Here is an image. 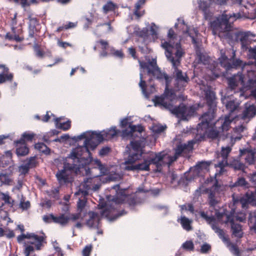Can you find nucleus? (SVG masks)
<instances>
[{"instance_id": "nucleus-57", "label": "nucleus", "mask_w": 256, "mask_h": 256, "mask_svg": "<svg viewBox=\"0 0 256 256\" xmlns=\"http://www.w3.org/2000/svg\"><path fill=\"white\" fill-rule=\"evenodd\" d=\"M248 49V57L250 59L256 60V46L254 48L250 47Z\"/></svg>"}, {"instance_id": "nucleus-59", "label": "nucleus", "mask_w": 256, "mask_h": 256, "mask_svg": "<svg viewBox=\"0 0 256 256\" xmlns=\"http://www.w3.org/2000/svg\"><path fill=\"white\" fill-rule=\"evenodd\" d=\"M182 248L186 250H193L194 249V245L193 242L190 241H186L182 244Z\"/></svg>"}, {"instance_id": "nucleus-58", "label": "nucleus", "mask_w": 256, "mask_h": 256, "mask_svg": "<svg viewBox=\"0 0 256 256\" xmlns=\"http://www.w3.org/2000/svg\"><path fill=\"white\" fill-rule=\"evenodd\" d=\"M168 36L170 39L168 42H172V43L176 42H174V40L176 39L177 36L172 28H170L168 30Z\"/></svg>"}, {"instance_id": "nucleus-4", "label": "nucleus", "mask_w": 256, "mask_h": 256, "mask_svg": "<svg viewBox=\"0 0 256 256\" xmlns=\"http://www.w3.org/2000/svg\"><path fill=\"white\" fill-rule=\"evenodd\" d=\"M162 47L166 50V56L172 63V67L178 66L181 62V58L185 54L182 48L180 42L172 43V42H164L162 44Z\"/></svg>"}, {"instance_id": "nucleus-51", "label": "nucleus", "mask_w": 256, "mask_h": 256, "mask_svg": "<svg viewBox=\"0 0 256 256\" xmlns=\"http://www.w3.org/2000/svg\"><path fill=\"white\" fill-rule=\"evenodd\" d=\"M34 51L36 54V56L40 58H42L44 56V52L40 48V46L38 44H35L34 46Z\"/></svg>"}, {"instance_id": "nucleus-44", "label": "nucleus", "mask_w": 256, "mask_h": 256, "mask_svg": "<svg viewBox=\"0 0 256 256\" xmlns=\"http://www.w3.org/2000/svg\"><path fill=\"white\" fill-rule=\"evenodd\" d=\"M35 148L45 154H49L50 149L44 143L38 142L35 144Z\"/></svg>"}, {"instance_id": "nucleus-48", "label": "nucleus", "mask_w": 256, "mask_h": 256, "mask_svg": "<svg viewBox=\"0 0 256 256\" xmlns=\"http://www.w3.org/2000/svg\"><path fill=\"white\" fill-rule=\"evenodd\" d=\"M166 126H164L160 124H153L150 129L155 134H160L164 132Z\"/></svg>"}, {"instance_id": "nucleus-19", "label": "nucleus", "mask_w": 256, "mask_h": 256, "mask_svg": "<svg viewBox=\"0 0 256 256\" xmlns=\"http://www.w3.org/2000/svg\"><path fill=\"white\" fill-rule=\"evenodd\" d=\"M88 194V192L87 190L82 189L80 188L74 193V196L78 198L77 207L78 210L80 212H82L86 206L87 202L86 196Z\"/></svg>"}, {"instance_id": "nucleus-39", "label": "nucleus", "mask_w": 256, "mask_h": 256, "mask_svg": "<svg viewBox=\"0 0 256 256\" xmlns=\"http://www.w3.org/2000/svg\"><path fill=\"white\" fill-rule=\"evenodd\" d=\"M146 0H138L136 4L134 14L138 18H140L144 14V11L140 12V10L141 6L145 3Z\"/></svg>"}, {"instance_id": "nucleus-36", "label": "nucleus", "mask_w": 256, "mask_h": 256, "mask_svg": "<svg viewBox=\"0 0 256 256\" xmlns=\"http://www.w3.org/2000/svg\"><path fill=\"white\" fill-rule=\"evenodd\" d=\"M35 136V134L34 133H30L28 132H24L21 138L17 140L18 144H26V141L32 142Z\"/></svg>"}, {"instance_id": "nucleus-34", "label": "nucleus", "mask_w": 256, "mask_h": 256, "mask_svg": "<svg viewBox=\"0 0 256 256\" xmlns=\"http://www.w3.org/2000/svg\"><path fill=\"white\" fill-rule=\"evenodd\" d=\"M60 120V118H58L55 119L56 126L57 128L64 130H67L70 128L71 122L70 120H68L66 122H61Z\"/></svg>"}, {"instance_id": "nucleus-62", "label": "nucleus", "mask_w": 256, "mask_h": 256, "mask_svg": "<svg viewBox=\"0 0 256 256\" xmlns=\"http://www.w3.org/2000/svg\"><path fill=\"white\" fill-rule=\"evenodd\" d=\"M110 148L108 146L103 147L100 150L99 154L102 156H106L110 152Z\"/></svg>"}, {"instance_id": "nucleus-30", "label": "nucleus", "mask_w": 256, "mask_h": 256, "mask_svg": "<svg viewBox=\"0 0 256 256\" xmlns=\"http://www.w3.org/2000/svg\"><path fill=\"white\" fill-rule=\"evenodd\" d=\"M229 166L235 170H241L244 172L246 166L245 164L242 162L240 160L234 159L230 162L228 164Z\"/></svg>"}, {"instance_id": "nucleus-27", "label": "nucleus", "mask_w": 256, "mask_h": 256, "mask_svg": "<svg viewBox=\"0 0 256 256\" xmlns=\"http://www.w3.org/2000/svg\"><path fill=\"white\" fill-rule=\"evenodd\" d=\"M212 228L216 233L218 234L220 238L225 244H230V240L229 238L226 236L224 230L219 228L216 224H212Z\"/></svg>"}, {"instance_id": "nucleus-7", "label": "nucleus", "mask_w": 256, "mask_h": 256, "mask_svg": "<svg viewBox=\"0 0 256 256\" xmlns=\"http://www.w3.org/2000/svg\"><path fill=\"white\" fill-rule=\"evenodd\" d=\"M250 181L252 184L250 189L244 195L234 199L235 202H240L243 208H247L249 204H256V172L251 174Z\"/></svg>"}, {"instance_id": "nucleus-26", "label": "nucleus", "mask_w": 256, "mask_h": 256, "mask_svg": "<svg viewBox=\"0 0 256 256\" xmlns=\"http://www.w3.org/2000/svg\"><path fill=\"white\" fill-rule=\"evenodd\" d=\"M166 154H162V152H158L154 156H148L147 158L150 164H154L158 168L159 165H160V162H162V160L166 158Z\"/></svg>"}, {"instance_id": "nucleus-5", "label": "nucleus", "mask_w": 256, "mask_h": 256, "mask_svg": "<svg viewBox=\"0 0 256 256\" xmlns=\"http://www.w3.org/2000/svg\"><path fill=\"white\" fill-rule=\"evenodd\" d=\"M220 56L218 60L220 66L226 70L232 68L237 69L245 64L240 59H236V50L232 48L229 50L222 49L220 51Z\"/></svg>"}, {"instance_id": "nucleus-37", "label": "nucleus", "mask_w": 256, "mask_h": 256, "mask_svg": "<svg viewBox=\"0 0 256 256\" xmlns=\"http://www.w3.org/2000/svg\"><path fill=\"white\" fill-rule=\"evenodd\" d=\"M192 222V220H189L186 216H184L181 217L180 223L183 228L185 230L190 231L192 230V226H191Z\"/></svg>"}, {"instance_id": "nucleus-23", "label": "nucleus", "mask_w": 256, "mask_h": 256, "mask_svg": "<svg viewBox=\"0 0 256 256\" xmlns=\"http://www.w3.org/2000/svg\"><path fill=\"white\" fill-rule=\"evenodd\" d=\"M244 108L242 116V119L245 120L247 118H252L256 114V106L254 104L246 102L244 104Z\"/></svg>"}, {"instance_id": "nucleus-14", "label": "nucleus", "mask_w": 256, "mask_h": 256, "mask_svg": "<svg viewBox=\"0 0 256 256\" xmlns=\"http://www.w3.org/2000/svg\"><path fill=\"white\" fill-rule=\"evenodd\" d=\"M190 109L184 104L181 103L178 106H172V108H170L169 110L177 118L186 120L187 119V117L190 115Z\"/></svg>"}, {"instance_id": "nucleus-53", "label": "nucleus", "mask_w": 256, "mask_h": 256, "mask_svg": "<svg viewBox=\"0 0 256 256\" xmlns=\"http://www.w3.org/2000/svg\"><path fill=\"white\" fill-rule=\"evenodd\" d=\"M139 86L141 88L143 94L147 95L146 84V82L143 80V75L142 74H140V82L139 83Z\"/></svg>"}, {"instance_id": "nucleus-64", "label": "nucleus", "mask_w": 256, "mask_h": 256, "mask_svg": "<svg viewBox=\"0 0 256 256\" xmlns=\"http://www.w3.org/2000/svg\"><path fill=\"white\" fill-rule=\"evenodd\" d=\"M30 233H28L26 234H22L20 235H19L17 237V240L18 243H21L24 239H30Z\"/></svg>"}, {"instance_id": "nucleus-15", "label": "nucleus", "mask_w": 256, "mask_h": 256, "mask_svg": "<svg viewBox=\"0 0 256 256\" xmlns=\"http://www.w3.org/2000/svg\"><path fill=\"white\" fill-rule=\"evenodd\" d=\"M140 160H142V162L136 164H134V163L124 164H126L124 169L128 171H134L136 170L149 171L150 170V163L147 157L143 155Z\"/></svg>"}, {"instance_id": "nucleus-6", "label": "nucleus", "mask_w": 256, "mask_h": 256, "mask_svg": "<svg viewBox=\"0 0 256 256\" xmlns=\"http://www.w3.org/2000/svg\"><path fill=\"white\" fill-rule=\"evenodd\" d=\"M104 140V136L102 132H97L96 131L88 132V137L86 138L84 142V147L78 148V152L80 150L84 148L86 150L85 155L86 158H90V163L92 162V158L90 150H94L98 145ZM80 154H81L80 152Z\"/></svg>"}, {"instance_id": "nucleus-11", "label": "nucleus", "mask_w": 256, "mask_h": 256, "mask_svg": "<svg viewBox=\"0 0 256 256\" xmlns=\"http://www.w3.org/2000/svg\"><path fill=\"white\" fill-rule=\"evenodd\" d=\"M174 68V88L176 91H183L190 82V78L186 73H184L178 66Z\"/></svg>"}, {"instance_id": "nucleus-16", "label": "nucleus", "mask_w": 256, "mask_h": 256, "mask_svg": "<svg viewBox=\"0 0 256 256\" xmlns=\"http://www.w3.org/2000/svg\"><path fill=\"white\" fill-rule=\"evenodd\" d=\"M220 185L218 184L217 180L210 188H206V192L208 194V202L210 206L214 207L218 203L216 200V194L218 192Z\"/></svg>"}, {"instance_id": "nucleus-43", "label": "nucleus", "mask_w": 256, "mask_h": 256, "mask_svg": "<svg viewBox=\"0 0 256 256\" xmlns=\"http://www.w3.org/2000/svg\"><path fill=\"white\" fill-rule=\"evenodd\" d=\"M138 42H140L138 47L142 54H148L150 53L151 50L148 47L146 41L140 42L138 40Z\"/></svg>"}, {"instance_id": "nucleus-47", "label": "nucleus", "mask_w": 256, "mask_h": 256, "mask_svg": "<svg viewBox=\"0 0 256 256\" xmlns=\"http://www.w3.org/2000/svg\"><path fill=\"white\" fill-rule=\"evenodd\" d=\"M12 182L9 176L6 174L0 173V186L10 184Z\"/></svg>"}, {"instance_id": "nucleus-49", "label": "nucleus", "mask_w": 256, "mask_h": 256, "mask_svg": "<svg viewBox=\"0 0 256 256\" xmlns=\"http://www.w3.org/2000/svg\"><path fill=\"white\" fill-rule=\"evenodd\" d=\"M37 163L38 162L36 160V157L31 156L26 160L24 164L30 170V168H32L36 167Z\"/></svg>"}, {"instance_id": "nucleus-3", "label": "nucleus", "mask_w": 256, "mask_h": 256, "mask_svg": "<svg viewBox=\"0 0 256 256\" xmlns=\"http://www.w3.org/2000/svg\"><path fill=\"white\" fill-rule=\"evenodd\" d=\"M240 18L241 14L240 12L227 14L224 11L221 18H218L211 22L213 33L215 34L230 31L232 28V24L234 21Z\"/></svg>"}, {"instance_id": "nucleus-31", "label": "nucleus", "mask_w": 256, "mask_h": 256, "mask_svg": "<svg viewBox=\"0 0 256 256\" xmlns=\"http://www.w3.org/2000/svg\"><path fill=\"white\" fill-rule=\"evenodd\" d=\"M16 144V154L18 156H25L29 152V148L26 144H20L17 143V140L15 142Z\"/></svg>"}, {"instance_id": "nucleus-41", "label": "nucleus", "mask_w": 256, "mask_h": 256, "mask_svg": "<svg viewBox=\"0 0 256 256\" xmlns=\"http://www.w3.org/2000/svg\"><path fill=\"white\" fill-rule=\"evenodd\" d=\"M0 200H4L5 204H10L11 206H14V200H12L8 194L3 192H0ZM2 202H0V204Z\"/></svg>"}, {"instance_id": "nucleus-8", "label": "nucleus", "mask_w": 256, "mask_h": 256, "mask_svg": "<svg viewBox=\"0 0 256 256\" xmlns=\"http://www.w3.org/2000/svg\"><path fill=\"white\" fill-rule=\"evenodd\" d=\"M140 66L144 69L148 70V73L154 76H156L158 80H164L166 86L170 82V77L164 72H162L156 65V62L154 60L148 62H141L139 60Z\"/></svg>"}, {"instance_id": "nucleus-24", "label": "nucleus", "mask_w": 256, "mask_h": 256, "mask_svg": "<svg viewBox=\"0 0 256 256\" xmlns=\"http://www.w3.org/2000/svg\"><path fill=\"white\" fill-rule=\"evenodd\" d=\"M113 200L116 204L126 203L130 206H134L136 204V199L134 196H122L121 198H116Z\"/></svg>"}, {"instance_id": "nucleus-46", "label": "nucleus", "mask_w": 256, "mask_h": 256, "mask_svg": "<svg viewBox=\"0 0 256 256\" xmlns=\"http://www.w3.org/2000/svg\"><path fill=\"white\" fill-rule=\"evenodd\" d=\"M136 34L139 38H142L141 42L146 41L149 37L148 30L146 28L136 32Z\"/></svg>"}, {"instance_id": "nucleus-54", "label": "nucleus", "mask_w": 256, "mask_h": 256, "mask_svg": "<svg viewBox=\"0 0 256 256\" xmlns=\"http://www.w3.org/2000/svg\"><path fill=\"white\" fill-rule=\"evenodd\" d=\"M226 108L230 113L233 112L237 108L234 101L230 100L226 104Z\"/></svg>"}, {"instance_id": "nucleus-38", "label": "nucleus", "mask_w": 256, "mask_h": 256, "mask_svg": "<svg viewBox=\"0 0 256 256\" xmlns=\"http://www.w3.org/2000/svg\"><path fill=\"white\" fill-rule=\"evenodd\" d=\"M236 186H241L244 188H250V186H249V184L246 181V179L242 177L238 178L237 180L232 185V187Z\"/></svg>"}, {"instance_id": "nucleus-56", "label": "nucleus", "mask_w": 256, "mask_h": 256, "mask_svg": "<svg viewBox=\"0 0 256 256\" xmlns=\"http://www.w3.org/2000/svg\"><path fill=\"white\" fill-rule=\"evenodd\" d=\"M92 249V244L86 245L82 250V256H90Z\"/></svg>"}, {"instance_id": "nucleus-25", "label": "nucleus", "mask_w": 256, "mask_h": 256, "mask_svg": "<svg viewBox=\"0 0 256 256\" xmlns=\"http://www.w3.org/2000/svg\"><path fill=\"white\" fill-rule=\"evenodd\" d=\"M232 148L230 146L222 148L220 152V156L222 157V160L219 162L218 164V166L220 168L221 170L226 166L228 165L227 158Z\"/></svg>"}, {"instance_id": "nucleus-52", "label": "nucleus", "mask_w": 256, "mask_h": 256, "mask_svg": "<svg viewBox=\"0 0 256 256\" xmlns=\"http://www.w3.org/2000/svg\"><path fill=\"white\" fill-rule=\"evenodd\" d=\"M229 248L230 251L233 252L236 256H240V252L238 246L230 242V244H226Z\"/></svg>"}, {"instance_id": "nucleus-42", "label": "nucleus", "mask_w": 256, "mask_h": 256, "mask_svg": "<svg viewBox=\"0 0 256 256\" xmlns=\"http://www.w3.org/2000/svg\"><path fill=\"white\" fill-rule=\"evenodd\" d=\"M116 8V4L112 1L110 0L103 6V12L105 14H106L108 12L114 10Z\"/></svg>"}, {"instance_id": "nucleus-61", "label": "nucleus", "mask_w": 256, "mask_h": 256, "mask_svg": "<svg viewBox=\"0 0 256 256\" xmlns=\"http://www.w3.org/2000/svg\"><path fill=\"white\" fill-rule=\"evenodd\" d=\"M211 250V246L210 244L205 243L201 246L200 252L202 254L208 253Z\"/></svg>"}, {"instance_id": "nucleus-63", "label": "nucleus", "mask_w": 256, "mask_h": 256, "mask_svg": "<svg viewBox=\"0 0 256 256\" xmlns=\"http://www.w3.org/2000/svg\"><path fill=\"white\" fill-rule=\"evenodd\" d=\"M53 217H54V215L52 214L44 215L42 217L43 220L46 223H52L53 222Z\"/></svg>"}, {"instance_id": "nucleus-55", "label": "nucleus", "mask_w": 256, "mask_h": 256, "mask_svg": "<svg viewBox=\"0 0 256 256\" xmlns=\"http://www.w3.org/2000/svg\"><path fill=\"white\" fill-rule=\"evenodd\" d=\"M186 145L180 144L177 146L175 150L174 155L176 156L178 158L180 156L183 152L186 149Z\"/></svg>"}, {"instance_id": "nucleus-20", "label": "nucleus", "mask_w": 256, "mask_h": 256, "mask_svg": "<svg viewBox=\"0 0 256 256\" xmlns=\"http://www.w3.org/2000/svg\"><path fill=\"white\" fill-rule=\"evenodd\" d=\"M206 100L208 107V111L206 112H212L214 116V110L216 107L215 92L210 90H206Z\"/></svg>"}, {"instance_id": "nucleus-45", "label": "nucleus", "mask_w": 256, "mask_h": 256, "mask_svg": "<svg viewBox=\"0 0 256 256\" xmlns=\"http://www.w3.org/2000/svg\"><path fill=\"white\" fill-rule=\"evenodd\" d=\"M28 18L29 20L28 28H36V26L39 25L38 19L33 16L32 14H30Z\"/></svg>"}, {"instance_id": "nucleus-35", "label": "nucleus", "mask_w": 256, "mask_h": 256, "mask_svg": "<svg viewBox=\"0 0 256 256\" xmlns=\"http://www.w3.org/2000/svg\"><path fill=\"white\" fill-rule=\"evenodd\" d=\"M212 4H210V2L209 3L206 1H202L200 0L198 2V7L200 10H202L204 12V18L206 19L208 17V14L209 12V8L210 7V5Z\"/></svg>"}, {"instance_id": "nucleus-13", "label": "nucleus", "mask_w": 256, "mask_h": 256, "mask_svg": "<svg viewBox=\"0 0 256 256\" xmlns=\"http://www.w3.org/2000/svg\"><path fill=\"white\" fill-rule=\"evenodd\" d=\"M120 126L122 128H124L122 132L123 137L132 136L134 132H138L141 133L144 130L142 126L140 124L133 125L132 122H128L127 118H125L121 121Z\"/></svg>"}, {"instance_id": "nucleus-33", "label": "nucleus", "mask_w": 256, "mask_h": 256, "mask_svg": "<svg viewBox=\"0 0 256 256\" xmlns=\"http://www.w3.org/2000/svg\"><path fill=\"white\" fill-rule=\"evenodd\" d=\"M104 140H109L116 136L119 132L116 127L112 128L110 129L102 130Z\"/></svg>"}, {"instance_id": "nucleus-10", "label": "nucleus", "mask_w": 256, "mask_h": 256, "mask_svg": "<svg viewBox=\"0 0 256 256\" xmlns=\"http://www.w3.org/2000/svg\"><path fill=\"white\" fill-rule=\"evenodd\" d=\"M217 218L218 219H221L226 216V219L224 220L226 224L230 222L231 224V230L232 235L235 237L238 238H241L243 236V232L242 228V226L237 223H235L234 222V214L232 212L228 213H216Z\"/></svg>"}, {"instance_id": "nucleus-17", "label": "nucleus", "mask_w": 256, "mask_h": 256, "mask_svg": "<svg viewBox=\"0 0 256 256\" xmlns=\"http://www.w3.org/2000/svg\"><path fill=\"white\" fill-rule=\"evenodd\" d=\"M240 156L248 165L254 164L256 162V152L252 149L246 148L240 150Z\"/></svg>"}, {"instance_id": "nucleus-50", "label": "nucleus", "mask_w": 256, "mask_h": 256, "mask_svg": "<svg viewBox=\"0 0 256 256\" xmlns=\"http://www.w3.org/2000/svg\"><path fill=\"white\" fill-rule=\"evenodd\" d=\"M200 216L204 218L208 224H210L212 222L215 221V218L214 216H208L207 214L204 211L200 212Z\"/></svg>"}, {"instance_id": "nucleus-1", "label": "nucleus", "mask_w": 256, "mask_h": 256, "mask_svg": "<svg viewBox=\"0 0 256 256\" xmlns=\"http://www.w3.org/2000/svg\"><path fill=\"white\" fill-rule=\"evenodd\" d=\"M78 150L76 148L71 153L70 158L72 160V163H64V168L56 173V176L60 184L70 182V173L76 172L82 168H84L87 174H90V168L88 166L90 164V159L84 158L83 156L84 154L79 153Z\"/></svg>"}, {"instance_id": "nucleus-9", "label": "nucleus", "mask_w": 256, "mask_h": 256, "mask_svg": "<svg viewBox=\"0 0 256 256\" xmlns=\"http://www.w3.org/2000/svg\"><path fill=\"white\" fill-rule=\"evenodd\" d=\"M175 94L171 90L166 88L164 93L160 96H156L154 102L156 106H162L170 110L173 106V100L175 99Z\"/></svg>"}, {"instance_id": "nucleus-40", "label": "nucleus", "mask_w": 256, "mask_h": 256, "mask_svg": "<svg viewBox=\"0 0 256 256\" xmlns=\"http://www.w3.org/2000/svg\"><path fill=\"white\" fill-rule=\"evenodd\" d=\"M192 32H192L190 30V28L187 26L186 30L184 32V34H187L190 38H191L192 44H197V40L194 36V34H195L196 36H197L198 32L196 28H193Z\"/></svg>"}, {"instance_id": "nucleus-18", "label": "nucleus", "mask_w": 256, "mask_h": 256, "mask_svg": "<svg viewBox=\"0 0 256 256\" xmlns=\"http://www.w3.org/2000/svg\"><path fill=\"white\" fill-rule=\"evenodd\" d=\"M232 120L230 119L229 116H226L224 118H220L214 122V128L220 130L221 132H227L230 128V124Z\"/></svg>"}, {"instance_id": "nucleus-29", "label": "nucleus", "mask_w": 256, "mask_h": 256, "mask_svg": "<svg viewBox=\"0 0 256 256\" xmlns=\"http://www.w3.org/2000/svg\"><path fill=\"white\" fill-rule=\"evenodd\" d=\"M250 32H240L237 35L238 38L240 42L242 49L246 50L248 48V38Z\"/></svg>"}, {"instance_id": "nucleus-21", "label": "nucleus", "mask_w": 256, "mask_h": 256, "mask_svg": "<svg viewBox=\"0 0 256 256\" xmlns=\"http://www.w3.org/2000/svg\"><path fill=\"white\" fill-rule=\"evenodd\" d=\"M89 218L86 221V224L90 228H97L100 222L99 214L94 212H89Z\"/></svg>"}, {"instance_id": "nucleus-60", "label": "nucleus", "mask_w": 256, "mask_h": 256, "mask_svg": "<svg viewBox=\"0 0 256 256\" xmlns=\"http://www.w3.org/2000/svg\"><path fill=\"white\" fill-rule=\"evenodd\" d=\"M30 206V202L28 200L24 202V200L22 198L20 200V207L23 210H26Z\"/></svg>"}, {"instance_id": "nucleus-12", "label": "nucleus", "mask_w": 256, "mask_h": 256, "mask_svg": "<svg viewBox=\"0 0 256 256\" xmlns=\"http://www.w3.org/2000/svg\"><path fill=\"white\" fill-rule=\"evenodd\" d=\"M131 148L130 150L128 158L126 160L124 164L135 163L140 160L144 155L139 141H132L130 142Z\"/></svg>"}, {"instance_id": "nucleus-32", "label": "nucleus", "mask_w": 256, "mask_h": 256, "mask_svg": "<svg viewBox=\"0 0 256 256\" xmlns=\"http://www.w3.org/2000/svg\"><path fill=\"white\" fill-rule=\"evenodd\" d=\"M238 78V81H240L242 83L244 82V78L241 75L238 76H234L228 79V87L232 90H235L238 86V82L237 80Z\"/></svg>"}, {"instance_id": "nucleus-22", "label": "nucleus", "mask_w": 256, "mask_h": 256, "mask_svg": "<svg viewBox=\"0 0 256 256\" xmlns=\"http://www.w3.org/2000/svg\"><path fill=\"white\" fill-rule=\"evenodd\" d=\"M30 240H32L30 243L35 246L36 250H40L44 246L43 243L44 242L46 237L44 236H38L34 233H30Z\"/></svg>"}, {"instance_id": "nucleus-28", "label": "nucleus", "mask_w": 256, "mask_h": 256, "mask_svg": "<svg viewBox=\"0 0 256 256\" xmlns=\"http://www.w3.org/2000/svg\"><path fill=\"white\" fill-rule=\"evenodd\" d=\"M53 222L58 224L62 226L67 225L70 220V218L64 214H60L58 216L53 217Z\"/></svg>"}, {"instance_id": "nucleus-2", "label": "nucleus", "mask_w": 256, "mask_h": 256, "mask_svg": "<svg viewBox=\"0 0 256 256\" xmlns=\"http://www.w3.org/2000/svg\"><path fill=\"white\" fill-rule=\"evenodd\" d=\"M214 118L212 112H206L202 115L201 122L197 126L196 137L198 140H204L206 138L215 140L220 137L221 132L214 128V123H212Z\"/></svg>"}]
</instances>
